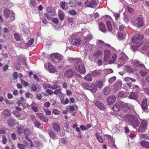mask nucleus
<instances>
[{
  "label": "nucleus",
  "mask_w": 149,
  "mask_h": 149,
  "mask_svg": "<svg viewBox=\"0 0 149 149\" xmlns=\"http://www.w3.org/2000/svg\"><path fill=\"white\" fill-rule=\"evenodd\" d=\"M117 26H118V29L119 31L123 32V31H125L126 30V28L120 22H119L118 23Z\"/></svg>",
  "instance_id": "23"
},
{
  "label": "nucleus",
  "mask_w": 149,
  "mask_h": 149,
  "mask_svg": "<svg viewBox=\"0 0 149 149\" xmlns=\"http://www.w3.org/2000/svg\"><path fill=\"white\" fill-rule=\"evenodd\" d=\"M115 17L116 20H117L118 18H119L120 15L119 13H115L113 15Z\"/></svg>",
  "instance_id": "64"
},
{
  "label": "nucleus",
  "mask_w": 149,
  "mask_h": 149,
  "mask_svg": "<svg viewBox=\"0 0 149 149\" xmlns=\"http://www.w3.org/2000/svg\"><path fill=\"white\" fill-rule=\"evenodd\" d=\"M104 24H103V33H106L107 31L111 32L113 29L112 26V24L110 22L107 21L106 22V27L105 26Z\"/></svg>",
  "instance_id": "10"
},
{
  "label": "nucleus",
  "mask_w": 149,
  "mask_h": 149,
  "mask_svg": "<svg viewBox=\"0 0 149 149\" xmlns=\"http://www.w3.org/2000/svg\"><path fill=\"white\" fill-rule=\"evenodd\" d=\"M48 65L49 72L51 73H54L56 71V69L50 63H48Z\"/></svg>",
  "instance_id": "27"
},
{
  "label": "nucleus",
  "mask_w": 149,
  "mask_h": 149,
  "mask_svg": "<svg viewBox=\"0 0 149 149\" xmlns=\"http://www.w3.org/2000/svg\"><path fill=\"white\" fill-rule=\"evenodd\" d=\"M96 86H95L96 87L100 88L102 85V82L101 80L97 81H96Z\"/></svg>",
  "instance_id": "43"
},
{
  "label": "nucleus",
  "mask_w": 149,
  "mask_h": 149,
  "mask_svg": "<svg viewBox=\"0 0 149 149\" xmlns=\"http://www.w3.org/2000/svg\"><path fill=\"white\" fill-rule=\"evenodd\" d=\"M44 111L45 112V114L46 115H49L51 114V111L48 109H43Z\"/></svg>",
  "instance_id": "60"
},
{
  "label": "nucleus",
  "mask_w": 149,
  "mask_h": 149,
  "mask_svg": "<svg viewBox=\"0 0 149 149\" xmlns=\"http://www.w3.org/2000/svg\"><path fill=\"white\" fill-rule=\"evenodd\" d=\"M104 94L105 95H107L109 94L110 92V88L109 87H106L104 88Z\"/></svg>",
  "instance_id": "44"
},
{
  "label": "nucleus",
  "mask_w": 149,
  "mask_h": 149,
  "mask_svg": "<svg viewBox=\"0 0 149 149\" xmlns=\"http://www.w3.org/2000/svg\"><path fill=\"white\" fill-rule=\"evenodd\" d=\"M26 58L24 57L23 56H19L18 59V61L20 62V61L22 62V63L23 64L26 65L27 63H26Z\"/></svg>",
  "instance_id": "29"
},
{
  "label": "nucleus",
  "mask_w": 149,
  "mask_h": 149,
  "mask_svg": "<svg viewBox=\"0 0 149 149\" xmlns=\"http://www.w3.org/2000/svg\"><path fill=\"white\" fill-rule=\"evenodd\" d=\"M111 54L110 51L108 50H104V60L106 62L109 61L111 57Z\"/></svg>",
  "instance_id": "13"
},
{
  "label": "nucleus",
  "mask_w": 149,
  "mask_h": 149,
  "mask_svg": "<svg viewBox=\"0 0 149 149\" xmlns=\"http://www.w3.org/2000/svg\"><path fill=\"white\" fill-rule=\"evenodd\" d=\"M74 62H75L74 65L75 68L77 71L81 73H84L85 72V68L82 62L79 59H74Z\"/></svg>",
  "instance_id": "1"
},
{
  "label": "nucleus",
  "mask_w": 149,
  "mask_h": 149,
  "mask_svg": "<svg viewBox=\"0 0 149 149\" xmlns=\"http://www.w3.org/2000/svg\"><path fill=\"white\" fill-rule=\"evenodd\" d=\"M37 117L42 121L46 122L48 121V118L45 116L41 113H37L36 114Z\"/></svg>",
  "instance_id": "16"
},
{
  "label": "nucleus",
  "mask_w": 149,
  "mask_h": 149,
  "mask_svg": "<svg viewBox=\"0 0 149 149\" xmlns=\"http://www.w3.org/2000/svg\"><path fill=\"white\" fill-rule=\"evenodd\" d=\"M35 127L39 128L41 125V123L38 120H36L33 122Z\"/></svg>",
  "instance_id": "47"
},
{
  "label": "nucleus",
  "mask_w": 149,
  "mask_h": 149,
  "mask_svg": "<svg viewBox=\"0 0 149 149\" xmlns=\"http://www.w3.org/2000/svg\"><path fill=\"white\" fill-rule=\"evenodd\" d=\"M97 2L95 0H91V1H87L84 3L85 5L87 7L95 8L97 5Z\"/></svg>",
  "instance_id": "12"
},
{
  "label": "nucleus",
  "mask_w": 149,
  "mask_h": 149,
  "mask_svg": "<svg viewBox=\"0 0 149 149\" xmlns=\"http://www.w3.org/2000/svg\"><path fill=\"white\" fill-rule=\"evenodd\" d=\"M15 38L17 41H21L22 39V38L21 36L19 35L17 33H15L14 34Z\"/></svg>",
  "instance_id": "38"
},
{
  "label": "nucleus",
  "mask_w": 149,
  "mask_h": 149,
  "mask_svg": "<svg viewBox=\"0 0 149 149\" xmlns=\"http://www.w3.org/2000/svg\"><path fill=\"white\" fill-rule=\"evenodd\" d=\"M47 13L44 14V15L49 20H52V17L55 15L54 12L52 10L51 8L49 7L47 8Z\"/></svg>",
  "instance_id": "11"
},
{
  "label": "nucleus",
  "mask_w": 149,
  "mask_h": 149,
  "mask_svg": "<svg viewBox=\"0 0 149 149\" xmlns=\"http://www.w3.org/2000/svg\"><path fill=\"white\" fill-rule=\"evenodd\" d=\"M23 128L22 127H19L17 128V132L18 134L20 135L22 133Z\"/></svg>",
  "instance_id": "55"
},
{
  "label": "nucleus",
  "mask_w": 149,
  "mask_h": 149,
  "mask_svg": "<svg viewBox=\"0 0 149 149\" xmlns=\"http://www.w3.org/2000/svg\"><path fill=\"white\" fill-rule=\"evenodd\" d=\"M116 100V97L114 95L109 96L107 99V101L109 104H112Z\"/></svg>",
  "instance_id": "18"
},
{
  "label": "nucleus",
  "mask_w": 149,
  "mask_h": 149,
  "mask_svg": "<svg viewBox=\"0 0 149 149\" xmlns=\"http://www.w3.org/2000/svg\"><path fill=\"white\" fill-rule=\"evenodd\" d=\"M133 64L134 67L138 66L143 68H146L144 65L142 63L139 61H135L133 63Z\"/></svg>",
  "instance_id": "17"
},
{
  "label": "nucleus",
  "mask_w": 149,
  "mask_h": 149,
  "mask_svg": "<svg viewBox=\"0 0 149 149\" xmlns=\"http://www.w3.org/2000/svg\"><path fill=\"white\" fill-rule=\"evenodd\" d=\"M7 123L8 125L11 127H13L15 123V120L11 118L8 119L7 120Z\"/></svg>",
  "instance_id": "25"
},
{
  "label": "nucleus",
  "mask_w": 149,
  "mask_h": 149,
  "mask_svg": "<svg viewBox=\"0 0 149 149\" xmlns=\"http://www.w3.org/2000/svg\"><path fill=\"white\" fill-rule=\"evenodd\" d=\"M3 12L4 16L5 18L6 19L9 18L10 21H12L14 20L15 14L13 11L8 9L5 8Z\"/></svg>",
  "instance_id": "2"
},
{
  "label": "nucleus",
  "mask_w": 149,
  "mask_h": 149,
  "mask_svg": "<svg viewBox=\"0 0 149 149\" xmlns=\"http://www.w3.org/2000/svg\"><path fill=\"white\" fill-rule=\"evenodd\" d=\"M120 108L121 104L119 102H117L113 107V110L116 111H120Z\"/></svg>",
  "instance_id": "19"
},
{
  "label": "nucleus",
  "mask_w": 149,
  "mask_h": 149,
  "mask_svg": "<svg viewBox=\"0 0 149 149\" xmlns=\"http://www.w3.org/2000/svg\"><path fill=\"white\" fill-rule=\"evenodd\" d=\"M48 134L50 137L52 139H56L57 137L55 134L52 131H50Z\"/></svg>",
  "instance_id": "30"
},
{
  "label": "nucleus",
  "mask_w": 149,
  "mask_h": 149,
  "mask_svg": "<svg viewBox=\"0 0 149 149\" xmlns=\"http://www.w3.org/2000/svg\"><path fill=\"white\" fill-rule=\"evenodd\" d=\"M17 147L20 149H24L26 146L25 145L21 143H18L17 144Z\"/></svg>",
  "instance_id": "56"
},
{
  "label": "nucleus",
  "mask_w": 149,
  "mask_h": 149,
  "mask_svg": "<svg viewBox=\"0 0 149 149\" xmlns=\"http://www.w3.org/2000/svg\"><path fill=\"white\" fill-rule=\"evenodd\" d=\"M138 97V94L136 92H132L130 95L129 98L135 100Z\"/></svg>",
  "instance_id": "22"
},
{
  "label": "nucleus",
  "mask_w": 149,
  "mask_h": 149,
  "mask_svg": "<svg viewBox=\"0 0 149 149\" xmlns=\"http://www.w3.org/2000/svg\"><path fill=\"white\" fill-rule=\"evenodd\" d=\"M95 105L99 108L100 109H102V103L100 101H97L95 103Z\"/></svg>",
  "instance_id": "41"
},
{
  "label": "nucleus",
  "mask_w": 149,
  "mask_h": 149,
  "mask_svg": "<svg viewBox=\"0 0 149 149\" xmlns=\"http://www.w3.org/2000/svg\"><path fill=\"white\" fill-rule=\"evenodd\" d=\"M36 3L35 0H31L30 2V6L31 7H33Z\"/></svg>",
  "instance_id": "58"
},
{
  "label": "nucleus",
  "mask_w": 149,
  "mask_h": 149,
  "mask_svg": "<svg viewBox=\"0 0 149 149\" xmlns=\"http://www.w3.org/2000/svg\"><path fill=\"white\" fill-rule=\"evenodd\" d=\"M124 15V20L126 23H128L129 20V16L128 14L127 13H124L123 14Z\"/></svg>",
  "instance_id": "45"
},
{
  "label": "nucleus",
  "mask_w": 149,
  "mask_h": 149,
  "mask_svg": "<svg viewBox=\"0 0 149 149\" xmlns=\"http://www.w3.org/2000/svg\"><path fill=\"white\" fill-rule=\"evenodd\" d=\"M93 38V36L92 34H90L86 37L85 39L84 40V41L85 42H86L90 40L91 39Z\"/></svg>",
  "instance_id": "39"
},
{
  "label": "nucleus",
  "mask_w": 149,
  "mask_h": 149,
  "mask_svg": "<svg viewBox=\"0 0 149 149\" xmlns=\"http://www.w3.org/2000/svg\"><path fill=\"white\" fill-rule=\"evenodd\" d=\"M134 23L136 26L139 28L142 26L143 24V22L141 17H138L134 21Z\"/></svg>",
  "instance_id": "15"
},
{
  "label": "nucleus",
  "mask_w": 149,
  "mask_h": 149,
  "mask_svg": "<svg viewBox=\"0 0 149 149\" xmlns=\"http://www.w3.org/2000/svg\"><path fill=\"white\" fill-rule=\"evenodd\" d=\"M93 48V46L91 44H88L87 45V47L86 48V53L87 54L90 52L92 50Z\"/></svg>",
  "instance_id": "26"
},
{
  "label": "nucleus",
  "mask_w": 149,
  "mask_h": 149,
  "mask_svg": "<svg viewBox=\"0 0 149 149\" xmlns=\"http://www.w3.org/2000/svg\"><path fill=\"white\" fill-rule=\"evenodd\" d=\"M84 79L88 81H91L92 80V78L90 74H88L84 77Z\"/></svg>",
  "instance_id": "40"
},
{
  "label": "nucleus",
  "mask_w": 149,
  "mask_h": 149,
  "mask_svg": "<svg viewBox=\"0 0 149 149\" xmlns=\"http://www.w3.org/2000/svg\"><path fill=\"white\" fill-rule=\"evenodd\" d=\"M76 74V72L74 70L72 69H69L65 72L64 75L66 78H69L75 76Z\"/></svg>",
  "instance_id": "7"
},
{
  "label": "nucleus",
  "mask_w": 149,
  "mask_h": 149,
  "mask_svg": "<svg viewBox=\"0 0 149 149\" xmlns=\"http://www.w3.org/2000/svg\"><path fill=\"white\" fill-rule=\"evenodd\" d=\"M66 3L65 1H62L60 3V5L62 8L64 10H66L68 8V6H66Z\"/></svg>",
  "instance_id": "32"
},
{
  "label": "nucleus",
  "mask_w": 149,
  "mask_h": 149,
  "mask_svg": "<svg viewBox=\"0 0 149 149\" xmlns=\"http://www.w3.org/2000/svg\"><path fill=\"white\" fill-rule=\"evenodd\" d=\"M2 142L3 144H6L7 142V139L5 135H3L2 136Z\"/></svg>",
  "instance_id": "50"
},
{
  "label": "nucleus",
  "mask_w": 149,
  "mask_h": 149,
  "mask_svg": "<svg viewBox=\"0 0 149 149\" xmlns=\"http://www.w3.org/2000/svg\"><path fill=\"white\" fill-rule=\"evenodd\" d=\"M7 130V129L5 128H3L0 129V134H5L6 133V130Z\"/></svg>",
  "instance_id": "57"
},
{
  "label": "nucleus",
  "mask_w": 149,
  "mask_h": 149,
  "mask_svg": "<svg viewBox=\"0 0 149 149\" xmlns=\"http://www.w3.org/2000/svg\"><path fill=\"white\" fill-rule=\"evenodd\" d=\"M125 93L124 92H119L118 94V96L120 97H125Z\"/></svg>",
  "instance_id": "48"
},
{
  "label": "nucleus",
  "mask_w": 149,
  "mask_h": 149,
  "mask_svg": "<svg viewBox=\"0 0 149 149\" xmlns=\"http://www.w3.org/2000/svg\"><path fill=\"white\" fill-rule=\"evenodd\" d=\"M148 123L147 120H142L140 125V127L138 129V132H144L147 129Z\"/></svg>",
  "instance_id": "8"
},
{
  "label": "nucleus",
  "mask_w": 149,
  "mask_h": 149,
  "mask_svg": "<svg viewBox=\"0 0 149 149\" xmlns=\"http://www.w3.org/2000/svg\"><path fill=\"white\" fill-rule=\"evenodd\" d=\"M51 58L53 62L56 63H59L63 59V56L57 53L52 54Z\"/></svg>",
  "instance_id": "6"
},
{
  "label": "nucleus",
  "mask_w": 149,
  "mask_h": 149,
  "mask_svg": "<svg viewBox=\"0 0 149 149\" xmlns=\"http://www.w3.org/2000/svg\"><path fill=\"white\" fill-rule=\"evenodd\" d=\"M92 74L94 76H96L97 75H99L101 74V72L99 70H94L92 71Z\"/></svg>",
  "instance_id": "46"
},
{
  "label": "nucleus",
  "mask_w": 149,
  "mask_h": 149,
  "mask_svg": "<svg viewBox=\"0 0 149 149\" xmlns=\"http://www.w3.org/2000/svg\"><path fill=\"white\" fill-rule=\"evenodd\" d=\"M1 114L3 116L7 117L10 116H11V113L10 111L7 109H5L1 113Z\"/></svg>",
  "instance_id": "20"
},
{
  "label": "nucleus",
  "mask_w": 149,
  "mask_h": 149,
  "mask_svg": "<svg viewBox=\"0 0 149 149\" xmlns=\"http://www.w3.org/2000/svg\"><path fill=\"white\" fill-rule=\"evenodd\" d=\"M97 44L99 47H102V40H98L97 41Z\"/></svg>",
  "instance_id": "63"
},
{
  "label": "nucleus",
  "mask_w": 149,
  "mask_h": 149,
  "mask_svg": "<svg viewBox=\"0 0 149 149\" xmlns=\"http://www.w3.org/2000/svg\"><path fill=\"white\" fill-rule=\"evenodd\" d=\"M140 144L143 147L146 148H149V142L143 140L141 141Z\"/></svg>",
  "instance_id": "21"
},
{
  "label": "nucleus",
  "mask_w": 149,
  "mask_h": 149,
  "mask_svg": "<svg viewBox=\"0 0 149 149\" xmlns=\"http://www.w3.org/2000/svg\"><path fill=\"white\" fill-rule=\"evenodd\" d=\"M84 88L90 90L91 92L95 93L97 91V89L94 84H89L86 82H84L82 84Z\"/></svg>",
  "instance_id": "4"
},
{
  "label": "nucleus",
  "mask_w": 149,
  "mask_h": 149,
  "mask_svg": "<svg viewBox=\"0 0 149 149\" xmlns=\"http://www.w3.org/2000/svg\"><path fill=\"white\" fill-rule=\"evenodd\" d=\"M128 120L133 127H138L139 124V122L137 118L134 116L133 115H130L128 117Z\"/></svg>",
  "instance_id": "3"
},
{
  "label": "nucleus",
  "mask_w": 149,
  "mask_h": 149,
  "mask_svg": "<svg viewBox=\"0 0 149 149\" xmlns=\"http://www.w3.org/2000/svg\"><path fill=\"white\" fill-rule=\"evenodd\" d=\"M31 133L29 129L28 128H25L24 130V134L25 136H29L31 134Z\"/></svg>",
  "instance_id": "34"
},
{
  "label": "nucleus",
  "mask_w": 149,
  "mask_h": 149,
  "mask_svg": "<svg viewBox=\"0 0 149 149\" xmlns=\"http://www.w3.org/2000/svg\"><path fill=\"white\" fill-rule=\"evenodd\" d=\"M52 128L55 131L57 132L59 131L60 129L59 125L58 124L53 123Z\"/></svg>",
  "instance_id": "28"
},
{
  "label": "nucleus",
  "mask_w": 149,
  "mask_h": 149,
  "mask_svg": "<svg viewBox=\"0 0 149 149\" xmlns=\"http://www.w3.org/2000/svg\"><path fill=\"white\" fill-rule=\"evenodd\" d=\"M65 15L62 11H58V17L61 20H63L64 18Z\"/></svg>",
  "instance_id": "31"
},
{
  "label": "nucleus",
  "mask_w": 149,
  "mask_h": 149,
  "mask_svg": "<svg viewBox=\"0 0 149 149\" xmlns=\"http://www.w3.org/2000/svg\"><path fill=\"white\" fill-rule=\"evenodd\" d=\"M143 38V35L138 33V34H136L134 37L132 38V40L133 42L135 43H139L141 41Z\"/></svg>",
  "instance_id": "9"
},
{
  "label": "nucleus",
  "mask_w": 149,
  "mask_h": 149,
  "mask_svg": "<svg viewBox=\"0 0 149 149\" xmlns=\"http://www.w3.org/2000/svg\"><path fill=\"white\" fill-rule=\"evenodd\" d=\"M102 53L100 51H98L95 53L93 54V56H95L96 58H97L100 56V55L102 54Z\"/></svg>",
  "instance_id": "52"
},
{
  "label": "nucleus",
  "mask_w": 149,
  "mask_h": 149,
  "mask_svg": "<svg viewBox=\"0 0 149 149\" xmlns=\"http://www.w3.org/2000/svg\"><path fill=\"white\" fill-rule=\"evenodd\" d=\"M141 137L143 138L144 139H149V136L147 135L146 134H143L141 135Z\"/></svg>",
  "instance_id": "59"
},
{
  "label": "nucleus",
  "mask_w": 149,
  "mask_h": 149,
  "mask_svg": "<svg viewBox=\"0 0 149 149\" xmlns=\"http://www.w3.org/2000/svg\"><path fill=\"white\" fill-rule=\"evenodd\" d=\"M125 68L127 72H128L129 73L133 72L134 71L133 68H132V67H130V66H128V65H126V66H125Z\"/></svg>",
  "instance_id": "37"
},
{
  "label": "nucleus",
  "mask_w": 149,
  "mask_h": 149,
  "mask_svg": "<svg viewBox=\"0 0 149 149\" xmlns=\"http://www.w3.org/2000/svg\"><path fill=\"white\" fill-rule=\"evenodd\" d=\"M122 107L123 108V110L124 111H127L130 109V107L128 103L124 104H122Z\"/></svg>",
  "instance_id": "33"
},
{
  "label": "nucleus",
  "mask_w": 149,
  "mask_h": 149,
  "mask_svg": "<svg viewBox=\"0 0 149 149\" xmlns=\"http://www.w3.org/2000/svg\"><path fill=\"white\" fill-rule=\"evenodd\" d=\"M96 136L98 140L100 142L102 143V136L99 135V134L98 133H96Z\"/></svg>",
  "instance_id": "51"
},
{
  "label": "nucleus",
  "mask_w": 149,
  "mask_h": 149,
  "mask_svg": "<svg viewBox=\"0 0 149 149\" xmlns=\"http://www.w3.org/2000/svg\"><path fill=\"white\" fill-rule=\"evenodd\" d=\"M117 58V55L116 54H113L112 56V58L111 60L109 61V64H112V63H115V62Z\"/></svg>",
  "instance_id": "35"
},
{
  "label": "nucleus",
  "mask_w": 149,
  "mask_h": 149,
  "mask_svg": "<svg viewBox=\"0 0 149 149\" xmlns=\"http://www.w3.org/2000/svg\"><path fill=\"white\" fill-rule=\"evenodd\" d=\"M61 92V88H58L55 90L53 93L54 94L56 95H58V93Z\"/></svg>",
  "instance_id": "54"
},
{
  "label": "nucleus",
  "mask_w": 149,
  "mask_h": 149,
  "mask_svg": "<svg viewBox=\"0 0 149 149\" xmlns=\"http://www.w3.org/2000/svg\"><path fill=\"white\" fill-rule=\"evenodd\" d=\"M31 90L33 91H36L37 89L36 85L34 84H32L31 86Z\"/></svg>",
  "instance_id": "62"
},
{
  "label": "nucleus",
  "mask_w": 149,
  "mask_h": 149,
  "mask_svg": "<svg viewBox=\"0 0 149 149\" xmlns=\"http://www.w3.org/2000/svg\"><path fill=\"white\" fill-rule=\"evenodd\" d=\"M117 36L118 38L120 39V40H123V39L124 38L123 34V33H119L117 35Z\"/></svg>",
  "instance_id": "49"
},
{
  "label": "nucleus",
  "mask_w": 149,
  "mask_h": 149,
  "mask_svg": "<svg viewBox=\"0 0 149 149\" xmlns=\"http://www.w3.org/2000/svg\"><path fill=\"white\" fill-rule=\"evenodd\" d=\"M21 84L24 86H29V84L26 81H25L24 80L21 79Z\"/></svg>",
  "instance_id": "53"
},
{
  "label": "nucleus",
  "mask_w": 149,
  "mask_h": 149,
  "mask_svg": "<svg viewBox=\"0 0 149 149\" xmlns=\"http://www.w3.org/2000/svg\"><path fill=\"white\" fill-rule=\"evenodd\" d=\"M69 40L72 44L76 46H78L80 45L81 40L80 38H77L74 36H71L69 38Z\"/></svg>",
  "instance_id": "5"
},
{
  "label": "nucleus",
  "mask_w": 149,
  "mask_h": 149,
  "mask_svg": "<svg viewBox=\"0 0 149 149\" xmlns=\"http://www.w3.org/2000/svg\"><path fill=\"white\" fill-rule=\"evenodd\" d=\"M58 82L56 83L53 84V85L51 86V89L54 90L58 88H60V86L58 84Z\"/></svg>",
  "instance_id": "42"
},
{
  "label": "nucleus",
  "mask_w": 149,
  "mask_h": 149,
  "mask_svg": "<svg viewBox=\"0 0 149 149\" xmlns=\"http://www.w3.org/2000/svg\"><path fill=\"white\" fill-rule=\"evenodd\" d=\"M43 86L45 88H48L51 89V86L49 84H43Z\"/></svg>",
  "instance_id": "61"
},
{
  "label": "nucleus",
  "mask_w": 149,
  "mask_h": 149,
  "mask_svg": "<svg viewBox=\"0 0 149 149\" xmlns=\"http://www.w3.org/2000/svg\"><path fill=\"white\" fill-rule=\"evenodd\" d=\"M141 108L144 111L148 112L149 109L147 103V100L144 99L141 103Z\"/></svg>",
  "instance_id": "14"
},
{
  "label": "nucleus",
  "mask_w": 149,
  "mask_h": 149,
  "mask_svg": "<svg viewBox=\"0 0 149 149\" xmlns=\"http://www.w3.org/2000/svg\"><path fill=\"white\" fill-rule=\"evenodd\" d=\"M69 2L68 3L70 7H75L77 4V2L76 0H69Z\"/></svg>",
  "instance_id": "24"
},
{
  "label": "nucleus",
  "mask_w": 149,
  "mask_h": 149,
  "mask_svg": "<svg viewBox=\"0 0 149 149\" xmlns=\"http://www.w3.org/2000/svg\"><path fill=\"white\" fill-rule=\"evenodd\" d=\"M140 73L141 76H145L148 73V71L147 70L146 68L145 70H141L140 71Z\"/></svg>",
  "instance_id": "36"
}]
</instances>
